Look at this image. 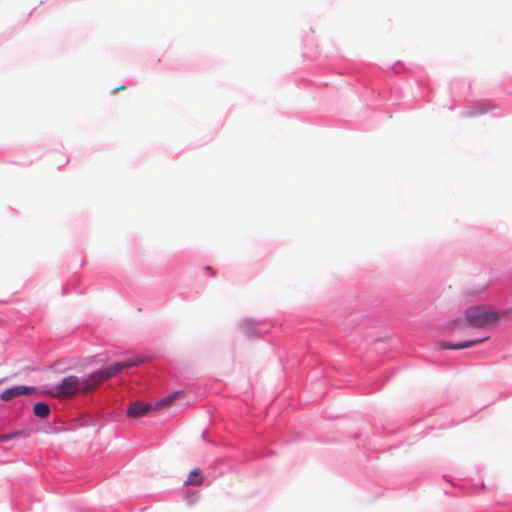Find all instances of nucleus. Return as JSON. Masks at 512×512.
<instances>
[{"label": "nucleus", "instance_id": "1", "mask_svg": "<svg viewBox=\"0 0 512 512\" xmlns=\"http://www.w3.org/2000/svg\"><path fill=\"white\" fill-rule=\"evenodd\" d=\"M142 362V358L134 357L100 368L84 378L69 375L55 385V394L58 396H71L78 392L92 390L98 384L116 376L122 370L136 367Z\"/></svg>", "mask_w": 512, "mask_h": 512}, {"label": "nucleus", "instance_id": "2", "mask_svg": "<svg viewBox=\"0 0 512 512\" xmlns=\"http://www.w3.org/2000/svg\"><path fill=\"white\" fill-rule=\"evenodd\" d=\"M465 321L473 327L486 328L495 325L500 314L497 311L486 309L485 307L472 306L464 312Z\"/></svg>", "mask_w": 512, "mask_h": 512}, {"label": "nucleus", "instance_id": "3", "mask_svg": "<svg viewBox=\"0 0 512 512\" xmlns=\"http://www.w3.org/2000/svg\"><path fill=\"white\" fill-rule=\"evenodd\" d=\"M239 326L242 332L250 338L260 336L268 331L267 325L263 321L244 319Z\"/></svg>", "mask_w": 512, "mask_h": 512}, {"label": "nucleus", "instance_id": "4", "mask_svg": "<svg viewBox=\"0 0 512 512\" xmlns=\"http://www.w3.org/2000/svg\"><path fill=\"white\" fill-rule=\"evenodd\" d=\"M37 393H39V390L35 386L18 385L4 390L0 394V399L7 402L21 395H31Z\"/></svg>", "mask_w": 512, "mask_h": 512}, {"label": "nucleus", "instance_id": "5", "mask_svg": "<svg viewBox=\"0 0 512 512\" xmlns=\"http://www.w3.org/2000/svg\"><path fill=\"white\" fill-rule=\"evenodd\" d=\"M152 409V404L133 402L127 407V416L139 418L145 416Z\"/></svg>", "mask_w": 512, "mask_h": 512}, {"label": "nucleus", "instance_id": "6", "mask_svg": "<svg viewBox=\"0 0 512 512\" xmlns=\"http://www.w3.org/2000/svg\"><path fill=\"white\" fill-rule=\"evenodd\" d=\"M491 104L487 102H479L475 103L469 107H467L463 112V117H475L482 114L487 113L489 110H491Z\"/></svg>", "mask_w": 512, "mask_h": 512}, {"label": "nucleus", "instance_id": "7", "mask_svg": "<svg viewBox=\"0 0 512 512\" xmlns=\"http://www.w3.org/2000/svg\"><path fill=\"white\" fill-rule=\"evenodd\" d=\"M487 339H488V337H483V338L471 339V340H466V341L457 342V343L443 342L441 346L443 349L460 350V349L470 348L476 344L484 342Z\"/></svg>", "mask_w": 512, "mask_h": 512}, {"label": "nucleus", "instance_id": "8", "mask_svg": "<svg viewBox=\"0 0 512 512\" xmlns=\"http://www.w3.org/2000/svg\"><path fill=\"white\" fill-rule=\"evenodd\" d=\"M51 409L46 402L40 401L34 404L33 414L38 418H46L50 415Z\"/></svg>", "mask_w": 512, "mask_h": 512}, {"label": "nucleus", "instance_id": "9", "mask_svg": "<svg viewBox=\"0 0 512 512\" xmlns=\"http://www.w3.org/2000/svg\"><path fill=\"white\" fill-rule=\"evenodd\" d=\"M200 469H194L190 472L187 480L184 482L185 485H200L203 482V478L200 475Z\"/></svg>", "mask_w": 512, "mask_h": 512}, {"label": "nucleus", "instance_id": "10", "mask_svg": "<svg viewBox=\"0 0 512 512\" xmlns=\"http://www.w3.org/2000/svg\"><path fill=\"white\" fill-rule=\"evenodd\" d=\"M181 392L179 391H176L164 398H162L161 400H159L157 403H156V407H159V406H162V405H165L169 402H171L172 400H174Z\"/></svg>", "mask_w": 512, "mask_h": 512}, {"label": "nucleus", "instance_id": "11", "mask_svg": "<svg viewBox=\"0 0 512 512\" xmlns=\"http://www.w3.org/2000/svg\"><path fill=\"white\" fill-rule=\"evenodd\" d=\"M21 434V432H13L8 434H3L0 436V441H9L13 438L18 437Z\"/></svg>", "mask_w": 512, "mask_h": 512}, {"label": "nucleus", "instance_id": "12", "mask_svg": "<svg viewBox=\"0 0 512 512\" xmlns=\"http://www.w3.org/2000/svg\"><path fill=\"white\" fill-rule=\"evenodd\" d=\"M185 501L188 506H191L197 501V496L195 494H189L185 497Z\"/></svg>", "mask_w": 512, "mask_h": 512}, {"label": "nucleus", "instance_id": "13", "mask_svg": "<svg viewBox=\"0 0 512 512\" xmlns=\"http://www.w3.org/2000/svg\"><path fill=\"white\" fill-rule=\"evenodd\" d=\"M122 89H125V86H120V87L116 88L115 91L116 90H122Z\"/></svg>", "mask_w": 512, "mask_h": 512}]
</instances>
